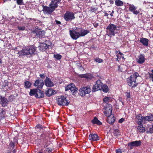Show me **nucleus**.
I'll list each match as a JSON object with an SVG mask.
<instances>
[{
    "instance_id": "obj_1",
    "label": "nucleus",
    "mask_w": 153,
    "mask_h": 153,
    "mask_svg": "<svg viewBox=\"0 0 153 153\" xmlns=\"http://www.w3.org/2000/svg\"><path fill=\"white\" fill-rule=\"evenodd\" d=\"M89 32L88 30L78 27H76L75 30H70L69 31L71 37L74 40H76L80 36H84Z\"/></svg>"
},
{
    "instance_id": "obj_2",
    "label": "nucleus",
    "mask_w": 153,
    "mask_h": 153,
    "mask_svg": "<svg viewBox=\"0 0 153 153\" xmlns=\"http://www.w3.org/2000/svg\"><path fill=\"white\" fill-rule=\"evenodd\" d=\"M139 75L137 72H135L130 77L127 79V82L129 86L131 87L132 88H134L137 85L138 83L136 82V79Z\"/></svg>"
},
{
    "instance_id": "obj_3",
    "label": "nucleus",
    "mask_w": 153,
    "mask_h": 153,
    "mask_svg": "<svg viewBox=\"0 0 153 153\" xmlns=\"http://www.w3.org/2000/svg\"><path fill=\"white\" fill-rule=\"evenodd\" d=\"M117 27L116 25L110 24L106 28V34L110 37L114 36L115 34L117 33Z\"/></svg>"
},
{
    "instance_id": "obj_4",
    "label": "nucleus",
    "mask_w": 153,
    "mask_h": 153,
    "mask_svg": "<svg viewBox=\"0 0 153 153\" xmlns=\"http://www.w3.org/2000/svg\"><path fill=\"white\" fill-rule=\"evenodd\" d=\"M56 102L60 106H68L70 101L68 100L66 97L64 96H61L56 100Z\"/></svg>"
},
{
    "instance_id": "obj_5",
    "label": "nucleus",
    "mask_w": 153,
    "mask_h": 153,
    "mask_svg": "<svg viewBox=\"0 0 153 153\" xmlns=\"http://www.w3.org/2000/svg\"><path fill=\"white\" fill-rule=\"evenodd\" d=\"M63 18L67 22H70L75 19L74 13L71 11H66L64 15Z\"/></svg>"
},
{
    "instance_id": "obj_6",
    "label": "nucleus",
    "mask_w": 153,
    "mask_h": 153,
    "mask_svg": "<svg viewBox=\"0 0 153 153\" xmlns=\"http://www.w3.org/2000/svg\"><path fill=\"white\" fill-rule=\"evenodd\" d=\"M79 94L81 97H83L86 94H88L91 91V88L89 86L81 87L79 90Z\"/></svg>"
},
{
    "instance_id": "obj_7",
    "label": "nucleus",
    "mask_w": 153,
    "mask_h": 153,
    "mask_svg": "<svg viewBox=\"0 0 153 153\" xmlns=\"http://www.w3.org/2000/svg\"><path fill=\"white\" fill-rule=\"evenodd\" d=\"M31 33L36 34V38H40L43 37L45 36V32L43 30L40 31V30L38 29V27H37L32 30Z\"/></svg>"
},
{
    "instance_id": "obj_8",
    "label": "nucleus",
    "mask_w": 153,
    "mask_h": 153,
    "mask_svg": "<svg viewBox=\"0 0 153 153\" xmlns=\"http://www.w3.org/2000/svg\"><path fill=\"white\" fill-rule=\"evenodd\" d=\"M49 133L47 132H44L41 134L40 137V140L42 145L44 144V142L49 140Z\"/></svg>"
},
{
    "instance_id": "obj_9",
    "label": "nucleus",
    "mask_w": 153,
    "mask_h": 153,
    "mask_svg": "<svg viewBox=\"0 0 153 153\" xmlns=\"http://www.w3.org/2000/svg\"><path fill=\"white\" fill-rule=\"evenodd\" d=\"M70 90L73 95H74L78 90L74 83H71L65 87V90L67 91Z\"/></svg>"
},
{
    "instance_id": "obj_10",
    "label": "nucleus",
    "mask_w": 153,
    "mask_h": 153,
    "mask_svg": "<svg viewBox=\"0 0 153 153\" xmlns=\"http://www.w3.org/2000/svg\"><path fill=\"white\" fill-rule=\"evenodd\" d=\"M102 83L100 80H97L96 84L93 87L92 90V92H96L98 90H101Z\"/></svg>"
},
{
    "instance_id": "obj_11",
    "label": "nucleus",
    "mask_w": 153,
    "mask_h": 153,
    "mask_svg": "<svg viewBox=\"0 0 153 153\" xmlns=\"http://www.w3.org/2000/svg\"><path fill=\"white\" fill-rule=\"evenodd\" d=\"M43 7L42 11L45 14H51L55 10L51 6L48 7L47 6H42Z\"/></svg>"
},
{
    "instance_id": "obj_12",
    "label": "nucleus",
    "mask_w": 153,
    "mask_h": 153,
    "mask_svg": "<svg viewBox=\"0 0 153 153\" xmlns=\"http://www.w3.org/2000/svg\"><path fill=\"white\" fill-rule=\"evenodd\" d=\"M135 60L138 64H142L145 62L146 60L145 56L143 54H140L135 58Z\"/></svg>"
},
{
    "instance_id": "obj_13",
    "label": "nucleus",
    "mask_w": 153,
    "mask_h": 153,
    "mask_svg": "<svg viewBox=\"0 0 153 153\" xmlns=\"http://www.w3.org/2000/svg\"><path fill=\"white\" fill-rule=\"evenodd\" d=\"M33 85L35 87H37L36 88L42 89L44 85V82L43 80L40 79L39 78L38 79L35 81Z\"/></svg>"
},
{
    "instance_id": "obj_14",
    "label": "nucleus",
    "mask_w": 153,
    "mask_h": 153,
    "mask_svg": "<svg viewBox=\"0 0 153 153\" xmlns=\"http://www.w3.org/2000/svg\"><path fill=\"white\" fill-rule=\"evenodd\" d=\"M141 143V141L136 140L128 143V146L130 148V149H133L134 146L138 147L140 146Z\"/></svg>"
},
{
    "instance_id": "obj_15",
    "label": "nucleus",
    "mask_w": 153,
    "mask_h": 153,
    "mask_svg": "<svg viewBox=\"0 0 153 153\" xmlns=\"http://www.w3.org/2000/svg\"><path fill=\"white\" fill-rule=\"evenodd\" d=\"M128 8L129 11L132 12L134 14L137 15L140 13V11L137 10V7L133 4H129Z\"/></svg>"
},
{
    "instance_id": "obj_16",
    "label": "nucleus",
    "mask_w": 153,
    "mask_h": 153,
    "mask_svg": "<svg viewBox=\"0 0 153 153\" xmlns=\"http://www.w3.org/2000/svg\"><path fill=\"white\" fill-rule=\"evenodd\" d=\"M47 41L46 40L45 41V43H42L40 44V45L39 46V48L40 51H44L48 48L50 45L47 44Z\"/></svg>"
},
{
    "instance_id": "obj_17",
    "label": "nucleus",
    "mask_w": 153,
    "mask_h": 153,
    "mask_svg": "<svg viewBox=\"0 0 153 153\" xmlns=\"http://www.w3.org/2000/svg\"><path fill=\"white\" fill-rule=\"evenodd\" d=\"M61 0H51L49 6H51L55 10L58 6V4L60 3Z\"/></svg>"
},
{
    "instance_id": "obj_18",
    "label": "nucleus",
    "mask_w": 153,
    "mask_h": 153,
    "mask_svg": "<svg viewBox=\"0 0 153 153\" xmlns=\"http://www.w3.org/2000/svg\"><path fill=\"white\" fill-rule=\"evenodd\" d=\"M44 83L45 85L47 87H51L54 85L53 83L51 80V79L47 77H46L45 79L44 80Z\"/></svg>"
},
{
    "instance_id": "obj_19",
    "label": "nucleus",
    "mask_w": 153,
    "mask_h": 153,
    "mask_svg": "<svg viewBox=\"0 0 153 153\" xmlns=\"http://www.w3.org/2000/svg\"><path fill=\"white\" fill-rule=\"evenodd\" d=\"M89 139L92 141H97L99 140V137L98 135L96 134H90L88 137Z\"/></svg>"
},
{
    "instance_id": "obj_20",
    "label": "nucleus",
    "mask_w": 153,
    "mask_h": 153,
    "mask_svg": "<svg viewBox=\"0 0 153 153\" xmlns=\"http://www.w3.org/2000/svg\"><path fill=\"white\" fill-rule=\"evenodd\" d=\"M18 143V140L16 137H14L13 140L10 141L9 144V147L10 149L12 148V149H13L14 148L15 146L17 145Z\"/></svg>"
},
{
    "instance_id": "obj_21",
    "label": "nucleus",
    "mask_w": 153,
    "mask_h": 153,
    "mask_svg": "<svg viewBox=\"0 0 153 153\" xmlns=\"http://www.w3.org/2000/svg\"><path fill=\"white\" fill-rule=\"evenodd\" d=\"M8 103L9 101L7 98L4 97H2L1 99L0 103L2 107H5L7 106Z\"/></svg>"
},
{
    "instance_id": "obj_22",
    "label": "nucleus",
    "mask_w": 153,
    "mask_h": 153,
    "mask_svg": "<svg viewBox=\"0 0 153 153\" xmlns=\"http://www.w3.org/2000/svg\"><path fill=\"white\" fill-rule=\"evenodd\" d=\"M112 108L111 107L109 108H106L104 111V114L107 117H109L111 115Z\"/></svg>"
},
{
    "instance_id": "obj_23",
    "label": "nucleus",
    "mask_w": 153,
    "mask_h": 153,
    "mask_svg": "<svg viewBox=\"0 0 153 153\" xmlns=\"http://www.w3.org/2000/svg\"><path fill=\"white\" fill-rule=\"evenodd\" d=\"M28 49V48H25L24 49L19 51L18 54L20 56L26 55H29Z\"/></svg>"
},
{
    "instance_id": "obj_24",
    "label": "nucleus",
    "mask_w": 153,
    "mask_h": 153,
    "mask_svg": "<svg viewBox=\"0 0 153 153\" xmlns=\"http://www.w3.org/2000/svg\"><path fill=\"white\" fill-rule=\"evenodd\" d=\"M28 52L29 54L30 55H34L36 53V47L34 46H32L28 47Z\"/></svg>"
},
{
    "instance_id": "obj_25",
    "label": "nucleus",
    "mask_w": 153,
    "mask_h": 153,
    "mask_svg": "<svg viewBox=\"0 0 153 153\" xmlns=\"http://www.w3.org/2000/svg\"><path fill=\"white\" fill-rule=\"evenodd\" d=\"M35 97L36 98H41L44 97V92L40 90V89L37 88V92Z\"/></svg>"
},
{
    "instance_id": "obj_26",
    "label": "nucleus",
    "mask_w": 153,
    "mask_h": 153,
    "mask_svg": "<svg viewBox=\"0 0 153 153\" xmlns=\"http://www.w3.org/2000/svg\"><path fill=\"white\" fill-rule=\"evenodd\" d=\"M148 115L143 117V120L148 122L153 121V114L149 113Z\"/></svg>"
},
{
    "instance_id": "obj_27",
    "label": "nucleus",
    "mask_w": 153,
    "mask_h": 153,
    "mask_svg": "<svg viewBox=\"0 0 153 153\" xmlns=\"http://www.w3.org/2000/svg\"><path fill=\"white\" fill-rule=\"evenodd\" d=\"M91 122L93 125L97 124L98 126H100L102 124V123L96 117H94V119L91 120Z\"/></svg>"
},
{
    "instance_id": "obj_28",
    "label": "nucleus",
    "mask_w": 153,
    "mask_h": 153,
    "mask_svg": "<svg viewBox=\"0 0 153 153\" xmlns=\"http://www.w3.org/2000/svg\"><path fill=\"white\" fill-rule=\"evenodd\" d=\"M149 40L148 39L142 38L140 39V42L143 45L146 46H148Z\"/></svg>"
},
{
    "instance_id": "obj_29",
    "label": "nucleus",
    "mask_w": 153,
    "mask_h": 153,
    "mask_svg": "<svg viewBox=\"0 0 153 153\" xmlns=\"http://www.w3.org/2000/svg\"><path fill=\"white\" fill-rule=\"evenodd\" d=\"M143 117L141 114H139L138 115L136 116V118L137 119L138 121L137 123L138 125L141 124H142L143 122Z\"/></svg>"
},
{
    "instance_id": "obj_30",
    "label": "nucleus",
    "mask_w": 153,
    "mask_h": 153,
    "mask_svg": "<svg viewBox=\"0 0 153 153\" xmlns=\"http://www.w3.org/2000/svg\"><path fill=\"white\" fill-rule=\"evenodd\" d=\"M23 85L26 89H28L31 87L32 83L26 80L24 82Z\"/></svg>"
},
{
    "instance_id": "obj_31",
    "label": "nucleus",
    "mask_w": 153,
    "mask_h": 153,
    "mask_svg": "<svg viewBox=\"0 0 153 153\" xmlns=\"http://www.w3.org/2000/svg\"><path fill=\"white\" fill-rule=\"evenodd\" d=\"M8 81L7 80H5L1 86L2 89L5 91L10 88L8 86Z\"/></svg>"
},
{
    "instance_id": "obj_32",
    "label": "nucleus",
    "mask_w": 153,
    "mask_h": 153,
    "mask_svg": "<svg viewBox=\"0 0 153 153\" xmlns=\"http://www.w3.org/2000/svg\"><path fill=\"white\" fill-rule=\"evenodd\" d=\"M53 90L52 88H48L45 91V94L48 97H50L53 94Z\"/></svg>"
},
{
    "instance_id": "obj_33",
    "label": "nucleus",
    "mask_w": 153,
    "mask_h": 153,
    "mask_svg": "<svg viewBox=\"0 0 153 153\" xmlns=\"http://www.w3.org/2000/svg\"><path fill=\"white\" fill-rule=\"evenodd\" d=\"M35 128L38 131H40L42 130H45V126L40 124L36 125L35 127Z\"/></svg>"
},
{
    "instance_id": "obj_34",
    "label": "nucleus",
    "mask_w": 153,
    "mask_h": 153,
    "mask_svg": "<svg viewBox=\"0 0 153 153\" xmlns=\"http://www.w3.org/2000/svg\"><path fill=\"white\" fill-rule=\"evenodd\" d=\"M115 119L114 116L112 117H108L107 120V122L110 124H113L115 121Z\"/></svg>"
},
{
    "instance_id": "obj_35",
    "label": "nucleus",
    "mask_w": 153,
    "mask_h": 153,
    "mask_svg": "<svg viewBox=\"0 0 153 153\" xmlns=\"http://www.w3.org/2000/svg\"><path fill=\"white\" fill-rule=\"evenodd\" d=\"M37 88L31 89L29 92V94L30 96L34 95L35 97V95H36V94H37Z\"/></svg>"
},
{
    "instance_id": "obj_36",
    "label": "nucleus",
    "mask_w": 153,
    "mask_h": 153,
    "mask_svg": "<svg viewBox=\"0 0 153 153\" xmlns=\"http://www.w3.org/2000/svg\"><path fill=\"white\" fill-rule=\"evenodd\" d=\"M138 126L137 127V129L139 131V132H143L145 131V128L143 126V124L138 125Z\"/></svg>"
},
{
    "instance_id": "obj_37",
    "label": "nucleus",
    "mask_w": 153,
    "mask_h": 153,
    "mask_svg": "<svg viewBox=\"0 0 153 153\" xmlns=\"http://www.w3.org/2000/svg\"><path fill=\"white\" fill-rule=\"evenodd\" d=\"M115 4L118 7L123 6L124 4L123 2L120 0H116L115 1Z\"/></svg>"
},
{
    "instance_id": "obj_38",
    "label": "nucleus",
    "mask_w": 153,
    "mask_h": 153,
    "mask_svg": "<svg viewBox=\"0 0 153 153\" xmlns=\"http://www.w3.org/2000/svg\"><path fill=\"white\" fill-rule=\"evenodd\" d=\"M105 93L107 92L108 91V87L106 85L104 84L103 85H102V87L101 88V90Z\"/></svg>"
},
{
    "instance_id": "obj_39",
    "label": "nucleus",
    "mask_w": 153,
    "mask_h": 153,
    "mask_svg": "<svg viewBox=\"0 0 153 153\" xmlns=\"http://www.w3.org/2000/svg\"><path fill=\"white\" fill-rule=\"evenodd\" d=\"M5 111V110L3 108L1 109V111L0 112V118L1 119L5 118V114L6 113Z\"/></svg>"
},
{
    "instance_id": "obj_40",
    "label": "nucleus",
    "mask_w": 153,
    "mask_h": 153,
    "mask_svg": "<svg viewBox=\"0 0 153 153\" xmlns=\"http://www.w3.org/2000/svg\"><path fill=\"white\" fill-rule=\"evenodd\" d=\"M92 78V76L90 74L86 73L85 74L84 78L88 79H91Z\"/></svg>"
},
{
    "instance_id": "obj_41",
    "label": "nucleus",
    "mask_w": 153,
    "mask_h": 153,
    "mask_svg": "<svg viewBox=\"0 0 153 153\" xmlns=\"http://www.w3.org/2000/svg\"><path fill=\"white\" fill-rule=\"evenodd\" d=\"M54 57L57 60H59L61 59L62 56L61 55L57 54L54 55Z\"/></svg>"
},
{
    "instance_id": "obj_42",
    "label": "nucleus",
    "mask_w": 153,
    "mask_h": 153,
    "mask_svg": "<svg viewBox=\"0 0 153 153\" xmlns=\"http://www.w3.org/2000/svg\"><path fill=\"white\" fill-rule=\"evenodd\" d=\"M149 78L151 79L152 81L153 82V69L152 70L150 73H149Z\"/></svg>"
},
{
    "instance_id": "obj_43",
    "label": "nucleus",
    "mask_w": 153,
    "mask_h": 153,
    "mask_svg": "<svg viewBox=\"0 0 153 153\" xmlns=\"http://www.w3.org/2000/svg\"><path fill=\"white\" fill-rule=\"evenodd\" d=\"M127 97V100H128L131 98L130 93L129 91H127L125 93Z\"/></svg>"
},
{
    "instance_id": "obj_44",
    "label": "nucleus",
    "mask_w": 153,
    "mask_h": 153,
    "mask_svg": "<svg viewBox=\"0 0 153 153\" xmlns=\"http://www.w3.org/2000/svg\"><path fill=\"white\" fill-rule=\"evenodd\" d=\"M115 136H118L120 135L119 131L118 129H115L113 132Z\"/></svg>"
},
{
    "instance_id": "obj_45",
    "label": "nucleus",
    "mask_w": 153,
    "mask_h": 153,
    "mask_svg": "<svg viewBox=\"0 0 153 153\" xmlns=\"http://www.w3.org/2000/svg\"><path fill=\"white\" fill-rule=\"evenodd\" d=\"M94 61L98 62L99 63H101L103 62V60L100 58H96L94 59Z\"/></svg>"
},
{
    "instance_id": "obj_46",
    "label": "nucleus",
    "mask_w": 153,
    "mask_h": 153,
    "mask_svg": "<svg viewBox=\"0 0 153 153\" xmlns=\"http://www.w3.org/2000/svg\"><path fill=\"white\" fill-rule=\"evenodd\" d=\"M50 142L48 141H45V142H44V148H47V147H48V146L50 145Z\"/></svg>"
},
{
    "instance_id": "obj_47",
    "label": "nucleus",
    "mask_w": 153,
    "mask_h": 153,
    "mask_svg": "<svg viewBox=\"0 0 153 153\" xmlns=\"http://www.w3.org/2000/svg\"><path fill=\"white\" fill-rule=\"evenodd\" d=\"M111 99L110 97H105L103 99V101L104 102H107L109 101H111L110 100Z\"/></svg>"
},
{
    "instance_id": "obj_48",
    "label": "nucleus",
    "mask_w": 153,
    "mask_h": 153,
    "mask_svg": "<svg viewBox=\"0 0 153 153\" xmlns=\"http://www.w3.org/2000/svg\"><path fill=\"white\" fill-rule=\"evenodd\" d=\"M18 29L19 30H25V26H18L17 27Z\"/></svg>"
},
{
    "instance_id": "obj_49",
    "label": "nucleus",
    "mask_w": 153,
    "mask_h": 153,
    "mask_svg": "<svg viewBox=\"0 0 153 153\" xmlns=\"http://www.w3.org/2000/svg\"><path fill=\"white\" fill-rule=\"evenodd\" d=\"M17 4L19 5L23 4V0H16Z\"/></svg>"
},
{
    "instance_id": "obj_50",
    "label": "nucleus",
    "mask_w": 153,
    "mask_h": 153,
    "mask_svg": "<svg viewBox=\"0 0 153 153\" xmlns=\"http://www.w3.org/2000/svg\"><path fill=\"white\" fill-rule=\"evenodd\" d=\"M153 128L152 127L150 128H149V130L147 131L146 132L147 133H150L151 134H152L153 133Z\"/></svg>"
},
{
    "instance_id": "obj_51",
    "label": "nucleus",
    "mask_w": 153,
    "mask_h": 153,
    "mask_svg": "<svg viewBox=\"0 0 153 153\" xmlns=\"http://www.w3.org/2000/svg\"><path fill=\"white\" fill-rule=\"evenodd\" d=\"M45 148L47 149V150L48 153H50V152H51L52 151V148L48 147H47V148Z\"/></svg>"
},
{
    "instance_id": "obj_52",
    "label": "nucleus",
    "mask_w": 153,
    "mask_h": 153,
    "mask_svg": "<svg viewBox=\"0 0 153 153\" xmlns=\"http://www.w3.org/2000/svg\"><path fill=\"white\" fill-rule=\"evenodd\" d=\"M40 77L42 79H44L45 78V75L44 74H41L39 75Z\"/></svg>"
},
{
    "instance_id": "obj_53",
    "label": "nucleus",
    "mask_w": 153,
    "mask_h": 153,
    "mask_svg": "<svg viewBox=\"0 0 153 153\" xmlns=\"http://www.w3.org/2000/svg\"><path fill=\"white\" fill-rule=\"evenodd\" d=\"M97 10V9L95 8L94 7H91L90 9V11L92 12H94L95 11Z\"/></svg>"
},
{
    "instance_id": "obj_54",
    "label": "nucleus",
    "mask_w": 153,
    "mask_h": 153,
    "mask_svg": "<svg viewBox=\"0 0 153 153\" xmlns=\"http://www.w3.org/2000/svg\"><path fill=\"white\" fill-rule=\"evenodd\" d=\"M116 153H122L121 149H118L116 150Z\"/></svg>"
},
{
    "instance_id": "obj_55",
    "label": "nucleus",
    "mask_w": 153,
    "mask_h": 153,
    "mask_svg": "<svg viewBox=\"0 0 153 153\" xmlns=\"http://www.w3.org/2000/svg\"><path fill=\"white\" fill-rule=\"evenodd\" d=\"M78 67L79 68V69L80 70H84L83 68L82 67V65H81L80 64H79L78 65Z\"/></svg>"
},
{
    "instance_id": "obj_56",
    "label": "nucleus",
    "mask_w": 153,
    "mask_h": 153,
    "mask_svg": "<svg viewBox=\"0 0 153 153\" xmlns=\"http://www.w3.org/2000/svg\"><path fill=\"white\" fill-rule=\"evenodd\" d=\"M55 22L56 24L57 25H60L61 24V22L57 20H55Z\"/></svg>"
},
{
    "instance_id": "obj_57",
    "label": "nucleus",
    "mask_w": 153,
    "mask_h": 153,
    "mask_svg": "<svg viewBox=\"0 0 153 153\" xmlns=\"http://www.w3.org/2000/svg\"><path fill=\"white\" fill-rule=\"evenodd\" d=\"M93 25L95 27H97L99 25V24L95 22L93 24Z\"/></svg>"
},
{
    "instance_id": "obj_58",
    "label": "nucleus",
    "mask_w": 153,
    "mask_h": 153,
    "mask_svg": "<svg viewBox=\"0 0 153 153\" xmlns=\"http://www.w3.org/2000/svg\"><path fill=\"white\" fill-rule=\"evenodd\" d=\"M124 121V119L123 118H122L120 119L119 121V123H123Z\"/></svg>"
},
{
    "instance_id": "obj_59",
    "label": "nucleus",
    "mask_w": 153,
    "mask_h": 153,
    "mask_svg": "<svg viewBox=\"0 0 153 153\" xmlns=\"http://www.w3.org/2000/svg\"><path fill=\"white\" fill-rule=\"evenodd\" d=\"M41 151H42L44 153H48L46 149H45L44 150H43V149H41Z\"/></svg>"
},
{
    "instance_id": "obj_60",
    "label": "nucleus",
    "mask_w": 153,
    "mask_h": 153,
    "mask_svg": "<svg viewBox=\"0 0 153 153\" xmlns=\"http://www.w3.org/2000/svg\"><path fill=\"white\" fill-rule=\"evenodd\" d=\"M12 96H13V95H10V96H9V97H8V100L10 101V102H12L13 100L12 99H11V97Z\"/></svg>"
},
{
    "instance_id": "obj_61",
    "label": "nucleus",
    "mask_w": 153,
    "mask_h": 153,
    "mask_svg": "<svg viewBox=\"0 0 153 153\" xmlns=\"http://www.w3.org/2000/svg\"><path fill=\"white\" fill-rule=\"evenodd\" d=\"M79 76L81 78H84L85 74H80Z\"/></svg>"
},
{
    "instance_id": "obj_62",
    "label": "nucleus",
    "mask_w": 153,
    "mask_h": 153,
    "mask_svg": "<svg viewBox=\"0 0 153 153\" xmlns=\"http://www.w3.org/2000/svg\"><path fill=\"white\" fill-rule=\"evenodd\" d=\"M116 56L117 58L120 59L121 58V56H119L118 54H117Z\"/></svg>"
},
{
    "instance_id": "obj_63",
    "label": "nucleus",
    "mask_w": 153,
    "mask_h": 153,
    "mask_svg": "<svg viewBox=\"0 0 153 153\" xmlns=\"http://www.w3.org/2000/svg\"><path fill=\"white\" fill-rule=\"evenodd\" d=\"M114 11H113V10H112V12L110 14V15L111 16H113V14H114Z\"/></svg>"
},
{
    "instance_id": "obj_64",
    "label": "nucleus",
    "mask_w": 153,
    "mask_h": 153,
    "mask_svg": "<svg viewBox=\"0 0 153 153\" xmlns=\"http://www.w3.org/2000/svg\"><path fill=\"white\" fill-rule=\"evenodd\" d=\"M13 150L12 153H16V149L14 148Z\"/></svg>"
}]
</instances>
